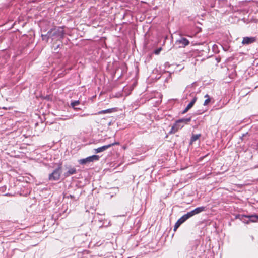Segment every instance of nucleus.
Masks as SVG:
<instances>
[{
	"instance_id": "1",
	"label": "nucleus",
	"mask_w": 258,
	"mask_h": 258,
	"mask_svg": "<svg viewBox=\"0 0 258 258\" xmlns=\"http://www.w3.org/2000/svg\"><path fill=\"white\" fill-rule=\"evenodd\" d=\"M51 36L52 40H60L63 39L64 35V32L63 27H55L51 29Z\"/></svg>"
},
{
	"instance_id": "2",
	"label": "nucleus",
	"mask_w": 258,
	"mask_h": 258,
	"mask_svg": "<svg viewBox=\"0 0 258 258\" xmlns=\"http://www.w3.org/2000/svg\"><path fill=\"white\" fill-rule=\"evenodd\" d=\"M61 165H60L57 168L54 169L51 173L49 174L48 176L49 180L54 181L59 180L61 174Z\"/></svg>"
},
{
	"instance_id": "3",
	"label": "nucleus",
	"mask_w": 258,
	"mask_h": 258,
	"mask_svg": "<svg viewBox=\"0 0 258 258\" xmlns=\"http://www.w3.org/2000/svg\"><path fill=\"white\" fill-rule=\"evenodd\" d=\"M99 159V156L96 155H93L91 156H89L86 158L81 159L79 161V162L81 164H86V163L92 162L95 161H98Z\"/></svg>"
},
{
	"instance_id": "4",
	"label": "nucleus",
	"mask_w": 258,
	"mask_h": 258,
	"mask_svg": "<svg viewBox=\"0 0 258 258\" xmlns=\"http://www.w3.org/2000/svg\"><path fill=\"white\" fill-rule=\"evenodd\" d=\"M115 145H119V142H114L110 143L108 145H104V146L99 147L98 148L95 149L94 151L96 153H98L100 152H103V151L106 150L107 149H108L109 148L111 147V146H113Z\"/></svg>"
},
{
	"instance_id": "5",
	"label": "nucleus",
	"mask_w": 258,
	"mask_h": 258,
	"mask_svg": "<svg viewBox=\"0 0 258 258\" xmlns=\"http://www.w3.org/2000/svg\"><path fill=\"white\" fill-rule=\"evenodd\" d=\"M184 126V124H181L177 120L172 126L169 134H174L179 130L181 129Z\"/></svg>"
},
{
	"instance_id": "6",
	"label": "nucleus",
	"mask_w": 258,
	"mask_h": 258,
	"mask_svg": "<svg viewBox=\"0 0 258 258\" xmlns=\"http://www.w3.org/2000/svg\"><path fill=\"white\" fill-rule=\"evenodd\" d=\"M176 44L181 45L179 47H185L189 44V41L185 38L182 37L176 41Z\"/></svg>"
},
{
	"instance_id": "7",
	"label": "nucleus",
	"mask_w": 258,
	"mask_h": 258,
	"mask_svg": "<svg viewBox=\"0 0 258 258\" xmlns=\"http://www.w3.org/2000/svg\"><path fill=\"white\" fill-rule=\"evenodd\" d=\"M205 210H206V207L201 206V207H197V208H195V209H194L193 210H192L190 212H188L190 214V216L191 217H192L193 216H194L196 214H199L203 211H205Z\"/></svg>"
},
{
	"instance_id": "8",
	"label": "nucleus",
	"mask_w": 258,
	"mask_h": 258,
	"mask_svg": "<svg viewBox=\"0 0 258 258\" xmlns=\"http://www.w3.org/2000/svg\"><path fill=\"white\" fill-rule=\"evenodd\" d=\"M236 218L239 219L240 220H241V221H242L243 223H244L245 224L249 223V219H248V216H247V215L238 214L236 216Z\"/></svg>"
},
{
	"instance_id": "9",
	"label": "nucleus",
	"mask_w": 258,
	"mask_h": 258,
	"mask_svg": "<svg viewBox=\"0 0 258 258\" xmlns=\"http://www.w3.org/2000/svg\"><path fill=\"white\" fill-rule=\"evenodd\" d=\"M255 40L256 39L254 37H245L243 38L242 43L244 45L249 44L254 42Z\"/></svg>"
},
{
	"instance_id": "10",
	"label": "nucleus",
	"mask_w": 258,
	"mask_h": 258,
	"mask_svg": "<svg viewBox=\"0 0 258 258\" xmlns=\"http://www.w3.org/2000/svg\"><path fill=\"white\" fill-rule=\"evenodd\" d=\"M67 168L68 169V170L64 173V176L66 177H68L71 175L76 173L77 172V170L75 167H72L70 166L67 167Z\"/></svg>"
},
{
	"instance_id": "11",
	"label": "nucleus",
	"mask_w": 258,
	"mask_h": 258,
	"mask_svg": "<svg viewBox=\"0 0 258 258\" xmlns=\"http://www.w3.org/2000/svg\"><path fill=\"white\" fill-rule=\"evenodd\" d=\"M190 217H191V216L189 212H187L186 214L183 215L181 217H180L178 221H179V223H180L182 224Z\"/></svg>"
},
{
	"instance_id": "12",
	"label": "nucleus",
	"mask_w": 258,
	"mask_h": 258,
	"mask_svg": "<svg viewBox=\"0 0 258 258\" xmlns=\"http://www.w3.org/2000/svg\"><path fill=\"white\" fill-rule=\"evenodd\" d=\"M115 110V108H109L106 110H103L99 111L96 114H106V113H110Z\"/></svg>"
},
{
	"instance_id": "13",
	"label": "nucleus",
	"mask_w": 258,
	"mask_h": 258,
	"mask_svg": "<svg viewBox=\"0 0 258 258\" xmlns=\"http://www.w3.org/2000/svg\"><path fill=\"white\" fill-rule=\"evenodd\" d=\"M51 31H49L46 34H42L41 37L43 41H45L46 42H48L49 39L50 38H51Z\"/></svg>"
},
{
	"instance_id": "14",
	"label": "nucleus",
	"mask_w": 258,
	"mask_h": 258,
	"mask_svg": "<svg viewBox=\"0 0 258 258\" xmlns=\"http://www.w3.org/2000/svg\"><path fill=\"white\" fill-rule=\"evenodd\" d=\"M190 95L192 96V97H193V98L192 100L190 101V102L187 105V108H191L193 106L197 99L196 96L194 94L191 93Z\"/></svg>"
},
{
	"instance_id": "15",
	"label": "nucleus",
	"mask_w": 258,
	"mask_h": 258,
	"mask_svg": "<svg viewBox=\"0 0 258 258\" xmlns=\"http://www.w3.org/2000/svg\"><path fill=\"white\" fill-rule=\"evenodd\" d=\"M249 222H255L258 220V216L256 215H251L248 216Z\"/></svg>"
},
{
	"instance_id": "16",
	"label": "nucleus",
	"mask_w": 258,
	"mask_h": 258,
	"mask_svg": "<svg viewBox=\"0 0 258 258\" xmlns=\"http://www.w3.org/2000/svg\"><path fill=\"white\" fill-rule=\"evenodd\" d=\"M191 117L188 118H183L182 119H180L177 120V121L181 124H183V123H187L188 122H190L191 121Z\"/></svg>"
},
{
	"instance_id": "17",
	"label": "nucleus",
	"mask_w": 258,
	"mask_h": 258,
	"mask_svg": "<svg viewBox=\"0 0 258 258\" xmlns=\"http://www.w3.org/2000/svg\"><path fill=\"white\" fill-rule=\"evenodd\" d=\"M80 103L79 100H75L72 101L71 103V106L75 110L79 109V108L76 107V106Z\"/></svg>"
},
{
	"instance_id": "18",
	"label": "nucleus",
	"mask_w": 258,
	"mask_h": 258,
	"mask_svg": "<svg viewBox=\"0 0 258 258\" xmlns=\"http://www.w3.org/2000/svg\"><path fill=\"white\" fill-rule=\"evenodd\" d=\"M200 136L201 134L192 135L190 139V144H192L193 142L197 140L200 138Z\"/></svg>"
},
{
	"instance_id": "19",
	"label": "nucleus",
	"mask_w": 258,
	"mask_h": 258,
	"mask_svg": "<svg viewBox=\"0 0 258 258\" xmlns=\"http://www.w3.org/2000/svg\"><path fill=\"white\" fill-rule=\"evenodd\" d=\"M204 97L206 98V99L204 101V105L206 106L210 102V98L208 94L205 95Z\"/></svg>"
},
{
	"instance_id": "20",
	"label": "nucleus",
	"mask_w": 258,
	"mask_h": 258,
	"mask_svg": "<svg viewBox=\"0 0 258 258\" xmlns=\"http://www.w3.org/2000/svg\"><path fill=\"white\" fill-rule=\"evenodd\" d=\"M181 225L180 223H179V221L177 220V221L175 224V225L174 226V231H176L177 229Z\"/></svg>"
},
{
	"instance_id": "21",
	"label": "nucleus",
	"mask_w": 258,
	"mask_h": 258,
	"mask_svg": "<svg viewBox=\"0 0 258 258\" xmlns=\"http://www.w3.org/2000/svg\"><path fill=\"white\" fill-rule=\"evenodd\" d=\"M162 50V48L161 47H160L156 50H154V53L156 54V55H158L160 53V51H161Z\"/></svg>"
},
{
	"instance_id": "22",
	"label": "nucleus",
	"mask_w": 258,
	"mask_h": 258,
	"mask_svg": "<svg viewBox=\"0 0 258 258\" xmlns=\"http://www.w3.org/2000/svg\"><path fill=\"white\" fill-rule=\"evenodd\" d=\"M218 46L216 44H214L212 46V48H213V51L214 53H217L218 52V51L216 50V49L217 48Z\"/></svg>"
},
{
	"instance_id": "23",
	"label": "nucleus",
	"mask_w": 258,
	"mask_h": 258,
	"mask_svg": "<svg viewBox=\"0 0 258 258\" xmlns=\"http://www.w3.org/2000/svg\"><path fill=\"white\" fill-rule=\"evenodd\" d=\"M190 108H187V106H186V107L185 108V109L182 112V114H184L186 112H187L188 111V110L189 109H190Z\"/></svg>"
},
{
	"instance_id": "24",
	"label": "nucleus",
	"mask_w": 258,
	"mask_h": 258,
	"mask_svg": "<svg viewBox=\"0 0 258 258\" xmlns=\"http://www.w3.org/2000/svg\"><path fill=\"white\" fill-rule=\"evenodd\" d=\"M203 113V111H199L197 113L198 114H200Z\"/></svg>"
},
{
	"instance_id": "25",
	"label": "nucleus",
	"mask_w": 258,
	"mask_h": 258,
	"mask_svg": "<svg viewBox=\"0 0 258 258\" xmlns=\"http://www.w3.org/2000/svg\"><path fill=\"white\" fill-rule=\"evenodd\" d=\"M59 47V44L57 45L56 46V48H55L54 49V50H56V49Z\"/></svg>"
},
{
	"instance_id": "26",
	"label": "nucleus",
	"mask_w": 258,
	"mask_h": 258,
	"mask_svg": "<svg viewBox=\"0 0 258 258\" xmlns=\"http://www.w3.org/2000/svg\"><path fill=\"white\" fill-rule=\"evenodd\" d=\"M70 197H71V198H73V197H74V196H72V195H70Z\"/></svg>"
}]
</instances>
